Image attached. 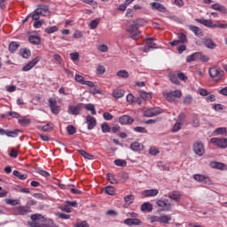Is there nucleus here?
Masks as SVG:
<instances>
[{"instance_id": "f257e3e1", "label": "nucleus", "mask_w": 227, "mask_h": 227, "mask_svg": "<svg viewBox=\"0 0 227 227\" xmlns=\"http://www.w3.org/2000/svg\"><path fill=\"white\" fill-rule=\"evenodd\" d=\"M36 202L35 200H29L26 206L20 205L12 208L13 215H27V214H31V207L35 205Z\"/></svg>"}, {"instance_id": "f03ea898", "label": "nucleus", "mask_w": 227, "mask_h": 227, "mask_svg": "<svg viewBox=\"0 0 227 227\" xmlns=\"http://www.w3.org/2000/svg\"><path fill=\"white\" fill-rule=\"evenodd\" d=\"M208 74L215 82H219V81L224 79V71L217 67H210L208 69Z\"/></svg>"}, {"instance_id": "7ed1b4c3", "label": "nucleus", "mask_w": 227, "mask_h": 227, "mask_svg": "<svg viewBox=\"0 0 227 227\" xmlns=\"http://www.w3.org/2000/svg\"><path fill=\"white\" fill-rule=\"evenodd\" d=\"M31 222H28L27 224L30 227H43L45 217L40 214H34L30 216Z\"/></svg>"}, {"instance_id": "20e7f679", "label": "nucleus", "mask_w": 227, "mask_h": 227, "mask_svg": "<svg viewBox=\"0 0 227 227\" xmlns=\"http://www.w3.org/2000/svg\"><path fill=\"white\" fill-rule=\"evenodd\" d=\"M126 31L129 34L130 38H132L133 40H137V36L141 35L139 27L136 23L126 26Z\"/></svg>"}, {"instance_id": "39448f33", "label": "nucleus", "mask_w": 227, "mask_h": 227, "mask_svg": "<svg viewBox=\"0 0 227 227\" xmlns=\"http://www.w3.org/2000/svg\"><path fill=\"white\" fill-rule=\"evenodd\" d=\"M193 180L199 182V184H205V185H212V179L210 176L201 174L193 175Z\"/></svg>"}, {"instance_id": "423d86ee", "label": "nucleus", "mask_w": 227, "mask_h": 227, "mask_svg": "<svg viewBox=\"0 0 227 227\" xmlns=\"http://www.w3.org/2000/svg\"><path fill=\"white\" fill-rule=\"evenodd\" d=\"M162 114V109L160 107H151L144 111V116L145 118H153V116H158Z\"/></svg>"}, {"instance_id": "0eeeda50", "label": "nucleus", "mask_w": 227, "mask_h": 227, "mask_svg": "<svg viewBox=\"0 0 227 227\" xmlns=\"http://www.w3.org/2000/svg\"><path fill=\"white\" fill-rule=\"evenodd\" d=\"M156 205L163 208L165 212H169V210H171V207H173V205L171 204V202H169V200L168 199L158 200L156 201Z\"/></svg>"}, {"instance_id": "6e6552de", "label": "nucleus", "mask_w": 227, "mask_h": 227, "mask_svg": "<svg viewBox=\"0 0 227 227\" xmlns=\"http://www.w3.org/2000/svg\"><path fill=\"white\" fill-rule=\"evenodd\" d=\"M210 143H212V145H215V146H217L218 148H227V138L213 137L210 139Z\"/></svg>"}, {"instance_id": "1a4fd4ad", "label": "nucleus", "mask_w": 227, "mask_h": 227, "mask_svg": "<svg viewBox=\"0 0 227 227\" xmlns=\"http://www.w3.org/2000/svg\"><path fill=\"white\" fill-rule=\"evenodd\" d=\"M82 111V103L78 104L76 106L74 105L68 106L67 113L68 114H72L73 116H77Z\"/></svg>"}, {"instance_id": "9d476101", "label": "nucleus", "mask_w": 227, "mask_h": 227, "mask_svg": "<svg viewBox=\"0 0 227 227\" xmlns=\"http://www.w3.org/2000/svg\"><path fill=\"white\" fill-rule=\"evenodd\" d=\"M193 152L196 153V155H199V157H201L205 155V146L201 142H196L193 144Z\"/></svg>"}, {"instance_id": "9b49d317", "label": "nucleus", "mask_w": 227, "mask_h": 227, "mask_svg": "<svg viewBox=\"0 0 227 227\" xmlns=\"http://www.w3.org/2000/svg\"><path fill=\"white\" fill-rule=\"evenodd\" d=\"M153 42H155V38L150 37L145 40L146 45L144 47L143 51L144 52H150L151 49H157V44H155Z\"/></svg>"}, {"instance_id": "f8f14e48", "label": "nucleus", "mask_w": 227, "mask_h": 227, "mask_svg": "<svg viewBox=\"0 0 227 227\" xmlns=\"http://www.w3.org/2000/svg\"><path fill=\"white\" fill-rule=\"evenodd\" d=\"M86 123L88 130H93L97 127V119L91 115L86 116Z\"/></svg>"}, {"instance_id": "ddd939ff", "label": "nucleus", "mask_w": 227, "mask_h": 227, "mask_svg": "<svg viewBox=\"0 0 227 227\" xmlns=\"http://www.w3.org/2000/svg\"><path fill=\"white\" fill-rule=\"evenodd\" d=\"M40 61V57H35L32 61H30L28 64L25 65L22 67V72H29L31 68L36 67L38 65V62Z\"/></svg>"}, {"instance_id": "4468645a", "label": "nucleus", "mask_w": 227, "mask_h": 227, "mask_svg": "<svg viewBox=\"0 0 227 227\" xmlns=\"http://www.w3.org/2000/svg\"><path fill=\"white\" fill-rule=\"evenodd\" d=\"M187 43V35H185L184 33H181L178 35V40H174L170 43V45H172V47H176V45H180V43Z\"/></svg>"}, {"instance_id": "2eb2a0df", "label": "nucleus", "mask_w": 227, "mask_h": 227, "mask_svg": "<svg viewBox=\"0 0 227 227\" xmlns=\"http://www.w3.org/2000/svg\"><path fill=\"white\" fill-rule=\"evenodd\" d=\"M196 22L199 24H202L206 27H210L211 29H215V24L212 21V20H205V19H196Z\"/></svg>"}, {"instance_id": "dca6fc26", "label": "nucleus", "mask_w": 227, "mask_h": 227, "mask_svg": "<svg viewBox=\"0 0 227 227\" xmlns=\"http://www.w3.org/2000/svg\"><path fill=\"white\" fill-rule=\"evenodd\" d=\"M123 223L124 224H127V226H142L143 225V222L137 218L125 219Z\"/></svg>"}, {"instance_id": "f3484780", "label": "nucleus", "mask_w": 227, "mask_h": 227, "mask_svg": "<svg viewBox=\"0 0 227 227\" xmlns=\"http://www.w3.org/2000/svg\"><path fill=\"white\" fill-rule=\"evenodd\" d=\"M119 123H121V125H131V123H134V119L129 115H122L119 119Z\"/></svg>"}, {"instance_id": "a211bd4d", "label": "nucleus", "mask_w": 227, "mask_h": 227, "mask_svg": "<svg viewBox=\"0 0 227 227\" xmlns=\"http://www.w3.org/2000/svg\"><path fill=\"white\" fill-rule=\"evenodd\" d=\"M151 7L153 10H157L158 12H160L161 13H166V7L162 4H159L157 2H153L151 4Z\"/></svg>"}, {"instance_id": "6ab92c4d", "label": "nucleus", "mask_w": 227, "mask_h": 227, "mask_svg": "<svg viewBox=\"0 0 227 227\" xmlns=\"http://www.w3.org/2000/svg\"><path fill=\"white\" fill-rule=\"evenodd\" d=\"M142 194L145 198H153V196H157L159 194V190L157 189H152V190H145Z\"/></svg>"}, {"instance_id": "aec40b11", "label": "nucleus", "mask_w": 227, "mask_h": 227, "mask_svg": "<svg viewBox=\"0 0 227 227\" xmlns=\"http://www.w3.org/2000/svg\"><path fill=\"white\" fill-rule=\"evenodd\" d=\"M210 167L213 168L214 169H227V166L224 163L217 161H211Z\"/></svg>"}, {"instance_id": "412c9836", "label": "nucleus", "mask_w": 227, "mask_h": 227, "mask_svg": "<svg viewBox=\"0 0 227 227\" xmlns=\"http://www.w3.org/2000/svg\"><path fill=\"white\" fill-rule=\"evenodd\" d=\"M203 45H205L207 49H215V47H217V44H215L211 38H205L203 41Z\"/></svg>"}, {"instance_id": "4be33fe9", "label": "nucleus", "mask_w": 227, "mask_h": 227, "mask_svg": "<svg viewBox=\"0 0 227 227\" xmlns=\"http://www.w3.org/2000/svg\"><path fill=\"white\" fill-rule=\"evenodd\" d=\"M190 31L195 35V36H203V32L201 31V28L199 27H196L194 25H190L189 26Z\"/></svg>"}, {"instance_id": "5701e85b", "label": "nucleus", "mask_w": 227, "mask_h": 227, "mask_svg": "<svg viewBox=\"0 0 227 227\" xmlns=\"http://www.w3.org/2000/svg\"><path fill=\"white\" fill-rule=\"evenodd\" d=\"M36 10H39V13H41V17H47L49 15V6L47 5H39Z\"/></svg>"}, {"instance_id": "b1692460", "label": "nucleus", "mask_w": 227, "mask_h": 227, "mask_svg": "<svg viewBox=\"0 0 227 227\" xmlns=\"http://www.w3.org/2000/svg\"><path fill=\"white\" fill-rule=\"evenodd\" d=\"M140 209L142 212H152L153 210V205L150 202H145L141 205Z\"/></svg>"}, {"instance_id": "393cba45", "label": "nucleus", "mask_w": 227, "mask_h": 227, "mask_svg": "<svg viewBox=\"0 0 227 227\" xmlns=\"http://www.w3.org/2000/svg\"><path fill=\"white\" fill-rule=\"evenodd\" d=\"M28 41L30 43H33V45H40L42 43V39L38 35H29Z\"/></svg>"}, {"instance_id": "a878e982", "label": "nucleus", "mask_w": 227, "mask_h": 227, "mask_svg": "<svg viewBox=\"0 0 227 227\" xmlns=\"http://www.w3.org/2000/svg\"><path fill=\"white\" fill-rule=\"evenodd\" d=\"M170 221H171V215H162L160 216V224H169Z\"/></svg>"}, {"instance_id": "bb28decb", "label": "nucleus", "mask_w": 227, "mask_h": 227, "mask_svg": "<svg viewBox=\"0 0 227 227\" xmlns=\"http://www.w3.org/2000/svg\"><path fill=\"white\" fill-rule=\"evenodd\" d=\"M78 153H80V155H82V157H83L84 159H87L88 160H93L95 159V156L87 153L84 150H78Z\"/></svg>"}, {"instance_id": "cd10ccee", "label": "nucleus", "mask_w": 227, "mask_h": 227, "mask_svg": "<svg viewBox=\"0 0 227 227\" xmlns=\"http://www.w3.org/2000/svg\"><path fill=\"white\" fill-rule=\"evenodd\" d=\"M130 148L133 150V152H141L144 146L139 142H134L130 145Z\"/></svg>"}, {"instance_id": "c85d7f7f", "label": "nucleus", "mask_w": 227, "mask_h": 227, "mask_svg": "<svg viewBox=\"0 0 227 227\" xmlns=\"http://www.w3.org/2000/svg\"><path fill=\"white\" fill-rule=\"evenodd\" d=\"M124 95H125V90L121 89H117L113 92V97L114 98H121L122 97H124Z\"/></svg>"}, {"instance_id": "c756f323", "label": "nucleus", "mask_w": 227, "mask_h": 227, "mask_svg": "<svg viewBox=\"0 0 227 227\" xmlns=\"http://www.w3.org/2000/svg\"><path fill=\"white\" fill-rule=\"evenodd\" d=\"M19 47H20V44H19V43L17 42H12L9 44V52H11L12 54H13V52H15Z\"/></svg>"}, {"instance_id": "7c9ffc66", "label": "nucleus", "mask_w": 227, "mask_h": 227, "mask_svg": "<svg viewBox=\"0 0 227 227\" xmlns=\"http://www.w3.org/2000/svg\"><path fill=\"white\" fill-rule=\"evenodd\" d=\"M168 198L170 200H173L174 201H180L182 195L180 194L179 192H173L172 193L169 194Z\"/></svg>"}, {"instance_id": "2f4dec72", "label": "nucleus", "mask_w": 227, "mask_h": 227, "mask_svg": "<svg viewBox=\"0 0 227 227\" xmlns=\"http://www.w3.org/2000/svg\"><path fill=\"white\" fill-rule=\"evenodd\" d=\"M117 77L121 79H129V72L125 69L120 70L116 73Z\"/></svg>"}, {"instance_id": "473e14b6", "label": "nucleus", "mask_w": 227, "mask_h": 227, "mask_svg": "<svg viewBox=\"0 0 227 227\" xmlns=\"http://www.w3.org/2000/svg\"><path fill=\"white\" fill-rule=\"evenodd\" d=\"M215 136H227V129L226 128H217L215 132Z\"/></svg>"}, {"instance_id": "72a5a7b5", "label": "nucleus", "mask_w": 227, "mask_h": 227, "mask_svg": "<svg viewBox=\"0 0 227 227\" xmlns=\"http://www.w3.org/2000/svg\"><path fill=\"white\" fill-rule=\"evenodd\" d=\"M84 109H86V111H90L91 114H93L94 116L97 115V110L95 109V105L93 104L84 105Z\"/></svg>"}, {"instance_id": "f704fd0d", "label": "nucleus", "mask_w": 227, "mask_h": 227, "mask_svg": "<svg viewBox=\"0 0 227 227\" xmlns=\"http://www.w3.org/2000/svg\"><path fill=\"white\" fill-rule=\"evenodd\" d=\"M199 58H200V52H195L192 55H189L186 58V61L187 63H191V61H196L197 59H199Z\"/></svg>"}, {"instance_id": "c9c22d12", "label": "nucleus", "mask_w": 227, "mask_h": 227, "mask_svg": "<svg viewBox=\"0 0 227 227\" xmlns=\"http://www.w3.org/2000/svg\"><path fill=\"white\" fill-rule=\"evenodd\" d=\"M105 192L109 194V196H114L116 194V189L114 186H106L105 187Z\"/></svg>"}, {"instance_id": "e433bc0d", "label": "nucleus", "mask_w": 227, "mask_h": 227, "mask_svg": "<svg viewBox=\"0 0 227 227\" xmlns=\"http://www.w3.org/2000/svg\"><path fill=\"white\" fill-rule=\"evenodd\" d=\"M168 77L173 84H180V81H178V74L170 73Z\"/></svg>"}, {"instance_id": "4c0bfd02", "label": "nucleus", "mask_w": 227, "mask_h": 227, "mask_svg": "<svg viewBox=\"0 0 227 227\" xmlns=\"http://www.w3.org/2000/svg\"><path fill=\"white\" fill-rule=\"evenodd\" d=\"M43 227H58V225L54 223V220L44 218Z\"/></svg>"}, {"instance_id": "58836bf2", "label": "nucleus", "mask_w": 227, "mask_h": 227, "mask_svg": "<svg viewBox=\"0 0 227 227\" xmlns=\"http://www.w3.org/2000/svg\"><path fill=\"white\" fill-rule=\"evenodd\" d=\"M30 17L33 20H38L40 17H42V14L40 13V9H35L32 14H30Z\"/></svg>"}, {"instance_id": "ea45409f", "label": "nucleus", "mask_w": 227, "mask_h": 227, "mask_svg": "<svg viewBox=\"0 0 227 227\" xmlns=\"http://www.w3.org/2000/svg\"><path fill=\"white\" fill-rule=\"evenodd\" d=\"M5 203L7 205H12V207H15V205H20V200L17 199H5Z\"/></svg>"}, {"instance_id": "a19ab883", "label": "nucleus", "mask_w": 227, "mask_h": 227, "mask_svg": "<svg viewBox=\"0 0 227 227\" xmlns=\"http://www.w3.org/2000/svg\"><path fill=\"white\" fill-rule=\"evenodd\" d=\"M140 97L143 100H152V93L146 91H140Z\"/></svg>"}, {"instance_id": "79ce46f5", "label": "nucleus", "mask_w": 227, "mask_h": 227, "mask_svg": "<svg viewBox=\"0 0 227 227\" xmlns=\"http://www.w3.org/2000/svg\"><path fill=\"white\" fill-rule=\"evenodd\" d=\"M106 178L108 182H110V184H113L114 185H116V184H118V180H116V178H114V175L111 173L106 174Z\"/></svg>"}, {"instance_id": "37998d69", "label": "nucleus", "mask_w": 227, "mask_h": 227, "mask_svg": "<svg viewBox=\"0 0 227 227\" xmlns=\"http://www.w3.org/2000/svg\"><path fill=\"white\" fill-rule=\"evenodd\" d=\"M13 175L20 180H26L27 178V175L20 173L19 170H14Z\"/></svg>"}, {"instance_id": "c03bdc74", "label": "nucleus", "mask_w": 227, "mask_h": 227, "mask_svg": "<svg viewBox=\"0 0 227 227\" xmlns=\"http://www.w3.org/2000/svg\"><path fill=\"white\" fill-rule=\"evenodd\" d=\"M18 121H19L20 125H21V127H26V125H29V123H31V119L23 117L21 119H19Z\"/></svg>"}, {"instance_id": "a18cd8bd", "label": "nucleus", "mask_w": 227, "mask_h": 227, "mask_svg": "<svg viewBox=\"0 0 227 227\" xmlns=\"http://www.w3.org/2000/svg\"><path fill=\"white\" fill-rule=\"evenodd\" d=\"M44 31L45 33H47V35H52V33H56L57 31H59V28L56 26H52L46 27Z\"/></svg>"}, {"instance_id": "49530a36", "label": "nucleus", "mask_w": 227, "mask_h": 227, "mask_svg": "<svg viewBox=\"0 0 227 227\" xmlns=\"http://www.w3.org/2000/svg\"><path fill=\"white\" fill-rule=\"evenodd\" d=\"M5 136H7V137H17V136H19V129L13 131L5 130Z\"/></svg>"}, {"instance_id": "de8ad7c7", "label": "nucleus", "mask_w": 227, "mask_h": 227, "mask_svg": "<svg viewBox=\"0 0 227 227\" xmlns=\"http://www.w3.org/2000/svg\"><path fill=\"white\" fill-rule=\"evenodd\" d=\"M135 197L134 195H127L124 197V201L127 203V205H132L134 203Z\"/></svg>"}, {"instance_id": "09e8293b", "label": "nucleus", "mask_w": 227, "mask_h": 227, "mask_svg": "<svg viewBox=\"0 0 227 227\" xmlns=\"http://www.w3.org/2000/svg\"><path fill=\"white\" fill-rule=\"evenodd\" d=\"M163 96L168 102H175V97L171 92H164Z\"/></svg>"}, {"instance_id": "8fccbe9b", "label": "nucleus", "mask_w": 227, "mask_h": 227, "mask_svg": "<svg viewBox=\"0 0 227 227\" xmlns=\"http://www.w3.org/2000/svg\"><path fill=\"white\" fill-rule=\"evenodd\" d=\"M101 130L104 134H107V132H111V126L107 122H105L101 125Z\"/></svg>"}, {"instance_id": "3c124183", "label": "nucleus", "mask_w": 227, "mask_h": 227, "mask_svg": "<svg viewBox=\"0 0 227 227\" xmlns=\"http://www.w3.org/2000/svg\"><path fill=\"white\" fill-rule=\"evenodd\" d=\"M100 24V20L98 19L93 20L90 22V29H96V27Z\"/></svg>"}, {"instance_id": "603ef678", "label": "nucleus", "mask_w": 227, "mask_h": 227, "mask_svg": "<svg viewBox=\"0 0 227 227\" xmlns=\"http://www.w3.org/2000/svg\"><path fill=\"white\" fill-rule=\"evenodd\" d=\"M67 130L68 136H74V134H75V132H77V129L73 125H68L67 127Z\"/></svg>"}, {"instance_id": "864d4df0", "label": "nucleus", "mask_w": 227, "mask_h": 227, "mask_svg": "<svg viewBox=\"0 0 227 227\" xmlns=\"http://www.w3.org/2000/svg\"><path fill=\"white\" fill-rule=\"evenodd\" d=\"M36 172L38 173V175H41V176H44L45 178H49V176H51V173L42 168H37Z\"/></svg>"}, {"instance_id": "5fc2aeb1", "label": "nucleus", "mask_w": 227, "mask_h": 227, "mask_svg": "<svg viewBox=\"0 0 227 227\" xmlns=\"http://www.w3.org/2000/svg\"><path fill=\"white\" fill-rule=\"evenodd\" d=\"M114 162L115 166H119L121 168H125V166H127V161L124 160L118 159V160H115Z\"/></svg>"}, {"instance_id": "6e6d98bb", "label": "nucleus", "mask_w": 227, "mask_h": 227, "mask_svg": "<svg viewBox=\"0 0 227 227\" xmlns=\"http://www.w3.org/2000/svg\"><path fill=\"white\" fill-rule=\"evenodd\" d=\"M135 132H138L140 134H148V130L145 127L137 126L134 128Z\"/></svg>"}, {"instance_id": "4d7b16f0", "label": "nucleus", "mask_w": 227, "mask_h": 227, "mask_svg": "<svg viewBox=\"0 0 227 227\" xmlns=\"http://www.w3.org/2000/svg\"><path fill=\"white\" fill-rule=\"evenodd\" d=\"M182 125H184V124L176 122V124L173 126V128L171 129V132H173V133L179 132V130H182Z\"/></svg>"}, {"instance_id": "13d9d810", "label": "nucleus", "mask_w": 227, "mask_h": 227, "mask_svg": "<svg viewBox=\"0 0 227 227\" xmlns=\"http://www.w3.org/2000/svg\"><path fill=\"white\" fill-rule=\"evenodd\" d=\"M97 74L98 75H104V74H106V67L98 65L97 67Z\"/></svg>"}, {"instance_id": "bf43d9fd", "label": "nucleus", "mask_w": 227, "mask_h": 227, "mask_svg": "<svg viewBox=\"0 0 227 227\" xmlns=\"http://www.w3.org/2000/svg\"><path fill=\"white\" fill-rule=\"evenodd\" d=\"M133 24H136L138 27H141L146 24V20L144 19H138L136 21H133Z\"/></svg>"}, {"instance_id": "052dcab7", "label": "nucleus", "mask_w": 227, "mask_h": 227, "mask_svg": "<svg viewBox=\"0 0 227 227\" xmlns=\"http://www.w3.org/2000/svg\"><path fill=\"white\" fill-rule=\"evenodd\" d=\"M184 121H185V114H180L177 116L176 122L181 123V125H184Z\"/></svg>"}, {"instance_id": "680f3d73", "label": "nucleus", "mask_w": 227, "mask_h": 227, "mask_svg": "<svg viewBox=\"0 0 227 227\" xmlns=\"http://www.w3.org/2000/svg\"><path fill=\"white\" fill-rule=\"evenodd\" d=\"M209 58L206 55H203V53L199 52V60L202 61L203 63H207V61H209Z\"/></svg>"}, {"instance_id": "e2e57ef3", "label": "nucleus", "mask_w": 227, "mask_h": 227, "mask_svg": "<svg viewBox=\"0 0 227 227\" xmlns=\"http://www.w3.org/2000/svg\"><path fill=\"white\" fill-rule=\"evenodd\" d=\"M74 81H76V82H79L80 84H84V82H85L84 77L80 74L74 75Z\"/></svg>"}, {"instance_id": "0e129e2a", "label": "nucleus", "mask_w": 227, "mask_h": 227, "mask_svg": "<svg viewBox=\"0 0 227 227\" xmlns=\"http://www.w3.org/2000/svg\"><path fill=\"white\" fill-rule=\"evenodd\" d=\"M197 93H199V95H200L201 97H207L208 90H207V89L200 88Z\"/></svg>"}, {"instance_id": "69168bd1", "label": "nucleus", "mask_w": 227, "mask_h": 227, "mask_svg": "<svg viewBox=\"0 0 227 227\" xmlns=\"http://www.w3.org/2000/svg\"><path fill=\"white\" fill-rule=\"evenodd\" d=\"M21 56L25 59H27V58H29L31 56V51L29 50L25 49V50L21 51Z\"/></svg>"}, {"instance_id": "338daca9", "label": "nucleus", "mask_w": 227, "mask_h": 227, "mask_svg": "<svg viewBox=\"0 0 227 227\" xmlns=\"http://www.w3.org/2000/svg\"><path fill=\"white\" fill-rule=\"evenodd\" d=\"M98 51H99V52H107V51H109V47L106 44H101L98 47Z\"/></svg>"}, {"instance_id": "774afa93", "label": "nucleus", "mask_w": 227, "mask_h": 227, "mask_svg": "<svg viewBox=\"0 0 227 227\" xmlns=\"http://www.w3.org/2000/svg\"><path fill=\"white\" fill-rule=\"evenodd\" d=\"M80 58L79 52H72L70 53V59L72 61H77Z\"/></svg>"}]
</instances>
